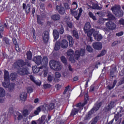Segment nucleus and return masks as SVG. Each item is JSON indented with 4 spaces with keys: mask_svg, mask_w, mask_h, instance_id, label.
<instances>
[{
    "mask_svg": "<svg viewBox=\"0 0 124 124\" xmlns=\"http://www.w3.org/2000/svg\"><path fill=\"white\" fill-rule=\"evenodd\" d=\"M99 32L97 31L94 30L93 29H91V31L88 33V37L90 38V40L91 42L93 41L92 35H93L95 40L96 41H100L102 39V35L99 34Z\"/></svg>",
    "mask_w": 124,
    "mask_h": 124,
    "instance_id": "obj_1",
    "label": "nucleus"
},
{
    "mask_svg": "<svg viewBox=\"0 0 124 124\" xmlns=\"http://www.w3.org/2000/svg\"><path fill=\"white\" fill-rule=\"evenodd\" d=\"M49 66L51 69L55 70V71H60L62 70V65L60 62L56 61L51 60L49 62Z\"/></svg>",
    "mask_w": 124,
    "mask_h": 124,
    "instance_id": "obj_2",
    "label": "nucleus"
},
{
    "mask_svg": "<svg viewBox=\"0 0 124 124\" xmlns=\"http://www.w3.org/2000/svg\"><path fill=\"white\" fill-rule=\"evenodd\" d=\"M102 105V102H100L98 104H97L95 105V107H93L91 111H90L88 114L86 115V116L84 117V120H90L91 118H92V114L94 113V112H96V111H97L99 108H100V107Z\"/></svg>",
    "mask_w": 124,
    "mask_h": 124,
    "instance_id": "obj_3",
    "label": "nucleus"
},
{
    "mask_svg": "<svg viewBox=\"0 0 124 124\" xmlns=\"http://www.w3.org/2000/svg\"><path fill=\"white\" fill-rule=\"evenodd\" d=\"M39 108H40L41 111H43L44 112H46V111L47 112L48 110H53L55 108V104H44L43 106H40Z\"/></svg>",
    "mask_w": 124,
    "mask_h": 124,
    "instance_id": "obj_4",
    "label": "nucleus"
},
{
    "mask_svg": "<svg viewBox=\"0 0 124 124\" xmlns=\"http://www.w3.org/2000/svg\"><path fill=\"white\" fill-rule=\"evenodd\" d=\"M17 73L20 76H25V75H28V74H30V72H29V70H28L27 67H23L18 69Z\"/></svg>",
    "mask_w": 124,
    "mask_h": 124,
    "instance_id": "obj_5",
    "label": "nucleus"
},
{
    "mask_svg": "<svg viewBox=\"0 0 124 124\" xmlns=\"http://www.w3.org/2000/svg\"><path fill=\"white\" fill-rule=\"evenodd\" d=\"M26 65L23 60H18L16 62H15L14 66L16 69H19L24 67Z\"/></svg>",
    "mask_w": 124,
    "mask_h": 124,
    "instance_id": "obj_6",
    "label": "nucleus"
},
{
    "mask_svg": "<svg viewBox=\"0 0 124 124\" xmlns=\"http://www.w3.org/2000/svg\"><path fill=\"white\" fill-rule=\"evenodd\" d=\"M106 27L108 30L113 31L117 28V25L113 22L109 21L106 23Z\"/></svg>",
    "mask_w": 124,
    "mask_h": 124,
    "instance_id": "obj_7",
    "label": "nucleus"
},
{
    "mask_svg": "<svg viewBox=\"0 0 124 124\" xmlns=\"http://www.w3.org/2000/svg\"><path fill=\"white\" fill-rule=\"evenodd\" d=\"M14 117L15 120L21 121L24 119L23 113L19 112V111H15L14 113Z\"/></svg>",
    "mask_w": 124,
    "mask_h": 124,
    "instance_id": "obj_8",
    "label": "nucleus"
},
{
    "mask_svg": "<svg viewBox=\"0 0 124 124\" xmlns=\"http://www.w3.org/2000/svg\"><path fill=\"white\" fill-rule=\"evenodd\" d=\"M124 114L121 113V110L120 112H118L117 114H115L114 116V120L115 122H116V124H120L122 122V116H123Z\"/></svg>",
    "mask_w": 124,
    "mask_h": 124,
    "instance_id": "obj_9",
    "label": "nucleus"
},
{
    "mask_svg": "<svg viewBox=\"0 0 124 124\" xmlns=\"http://www.w3.org/2000/svg\"><path fill=\"white\" fill-rule=\"evenodd\" d=\"M92 46L95 50H100L102 49V44L100 42H94Z\"/></svg>",
    "mask_w": 124,
    "mask_h": 124,
    "instance_id": "obj_10",
    "label": "nucleus"
},
{
    "mask_svg": "<svg viewBox=\"0 0 124 124\" xmlns=\"http://www.w3.org/2000/svg\"><path fill=\"white\" fill-rule=\"evenodd\" d=\"M114 107H115V102L111 101L108 106L105 107L104 110L105 112H109V111H110L112 108H114Z\"/></svg>",
    "mask_w": 124,
    "mask_h": 124,
    "instance_id": "obj_11",
    "label": "nucleus"
},
{
    "mask_svg": "<svg viewBox=\"0 0 124 124\" xmlns=\"http://www.w3.org/2000/svg\"><path fill=\"white\" fill-rule=\"evenodd\" d=\"M41 60H42L41 56H36L33 58L32 61L36 63V64L39 65L41 64Z\"/></svg>",
    "mask_w": 124,
    "mask_h": 124,
    "instance_id": "obj_12",
    "label": "nucleus"
},
{
    "mask_svg": "<svg viewBox=\"0 0 124 124\" xmlns=\"http://www.w3.org/2000/svg\"><path fill=\"white\" fill-rule=\"evenodd\" d=\"M56 8L59 14H61V15H63V14L65 13V9H64V8L62 7V6H56Z\"/></svg>",
    "mask_w": 124,
    "mask_h": 124,
    "instance_id": "obj_13",
    "label": "nucleus"
},
{
    "mask_svg": "<svg viewBox=\"0 0 124 124\" xmlns=\"http://www.w3.org/2000/svg\"><path fill=\"white\" fill-rule=\"evenodd\" d=\"M91 24L90 22H87L84 27V31L85 33H87V36H88L89 32L91 31Z\"/></svg>",
    "mask_w": 124,
    "mask_h": 124,
    "instance_id": "obj_14",
    "label": "nucleus"
},
{
    "mask_svg": "<svg viewBox=\"0 0 124 124\" xmlns=\"http://www.w3.org/2000/svg\"><path fill=\"white\" fill-rule=\"evenodd\" d=\"M41 64L42 67H46L48 64V57L47 56H44L42 61H41Z\"/></svg>",
    "mask_w": 124,
    "mask_h": 124,
    "instance_id": "obj_15",
    "label": "nucleus"
},
{
    "mask_svg": "<svg viewBox=\"0 0 124 124\" xmlns=\"http://www.w3.org/2000/svg\"><path fill=\"white\" fill-rule=\"evenodd\" d=\"M107 16L108 17V18L106 19L107 20H113V21H116V17H115V16H113L112 15V13H111L109 11H108L107 12Z\"/></svg>",
    "mask_w": 124,
    "mask_h": 124,
    "instance_id": "obj_16",
    "label": "nucleus"
},
{
    "mask_svg": "<svg viewBox=\"0 0 124 124\" xmlns=\"http://www.w3.org/2000/svg\"><path fill=\"white\" fill-rule=\"evenodd\" d=\"M43 39L45 43L48 42V40H49V32L48 31H45L44 32Z\"/></svg>",
    "mask_w": 124,
    "mask_h": 124,
    "instance_id": "obj_17",
    "label": "nucleus"
},
{
    "mask_svg": "<svg viewBox=\"0 0 124 124\" xmlns=\"http://www.w3.org/2000/svg\"><path fill=\"white\" fill-rule=\"evenodd\" d=\"M120 9L121 6L119 5H115L111 8V10H112L113 14H115V13L119 11Z\"/></svg>",
    "mask_w": 124,
    "mask_h": 124,
    "instance_id": "obj_18",
    "label": "nucleus"
},
{
    "mask_svg": "<svg viewBox=\"0 0 124 124\" xmlns=\"http://www.w3.org/2000/svg\"><path fill=\"white\" fill-rule=\"evenodd\" d=\"M60 43L62 48L63 49H66L68 47V42L66 40H62Z\"/></svg>",
    "mask_w": 124,
    "mask_h": 124,
    "instance_id": "obj_19",
    "label": "nucleus"
},
{
    "mask_svg": "<svg viewBox=\"0 0 124 124\" xmlns=\"http://www.w3.org/2000/svg\"><path fill=\"white\" fill-rule=\"evenodd\" d=\"M43 67H42V66H41L40 67H36L35 66H33L32 67L33 73H38L39 71H42Z\"/></svg>",
    "mask_w": 124,
    "mask_h": 124,
    "instance_id": "obj_20",
    "label": "nucleus"
},
{
    "mask_svg": "<svg viewBox=\"0 0 124 124\" xmlns=\"http://www.w3.org/2000/svg\"><path fill=\"white\" fill-rule=\"evenodd\" d=\"M51 18L53 21H59L61 19V16L58 14H56L51 16Z\"/></svg>",
    "mask_w": 124,
    "mask_h": 124,
    "instance_id": "obj_21",
    "label": "nucleus"
},
{
    "mask_svg": "<svg viewBox=\"0 0 124 124\" xmlns=\"http://www.w3.org/2000/svg\"><path fill=\"white\" fill-rule=\"evenodd\" d=\"M16 78H17V73H12L9 76V80L10 79L11 80V81H15Z\"/></svg>",
    "mask_w": 124,
    "mask_h": 124,
    "instance_id": "obj_22",
    "label": "nucleus"
},
{
    "mask_svg": "<svg viewBox=\"0 0 124 124\" xmlns=\"http://www.w3.org/2000/svg\"><path fill=\"white\" fill-rule=\"evenodd\" d=\"M67 38L69 41L70 47H72V46H73V44H74V41H73V38L72 37V36L69 35L67 36Z\"/></svg>",
    "mask_w": 124,
    "mask_h": 124,
    "instance_id": "obj_23",
    "label": "nucleus"
},
{
    "mask_svg": "<svg viewBox=\"0 0 124 124\" xmlns=\"http://www.w3.org/2000/svg\"><path fill=\"white\" fill-rule=\"evenodd\" d=\"M31 113V110H28V109H24L22 111V115L23 117L26 118V117H28L30 113Z\"/></svg>",
    "mask_w": 124,
    "mask_h": 124,
    "instance_id": "obj_24",
    "label": "nucleus"
},
{
    "mask_svg": "<svg viewBox=\"0 0 124 124\" xmlns=\"http://www.w3.org/2000/svg\"><path fill=\"white\" fill-rule=\"evenodd\" d=\"M116 72H117V68L115 67H113L110 70L109 77L110 78H113V77H115V75H114V73H116Z\"/></svg>",
    "mask_w": 124,
    "mask_h": 124,
    "instance_id": "obj_25",
    "label": "nucleus"
},
{
    "mask_svg": "<svg viewBox=\"0 0 124 124\" xmlns=\"http://www.w3.org/2000/svg\"><path fill=\"white\" fill-rule=\"evenodd\" d=\"M114 14L116 16V17L121 18V17H122L123 15H124V11L120 9Z\"/></svg>",
    "mask_w": 124,
    "mask_h": 124,
    "instance_id": "obj_26",
    "label": "nucleus"
},
{
    "mask_svg": "<svg viewBox=\"0 0 124 124\" xmlns=\"http://www.w3.org/2000/svg\"><path fill=\"white\" fill-rule=\"evenodd\" d=\"M61 42L59 41L56 42L54 46V50L55 51H59L61 49Z\"/></svg>",
    "mask_w": 124,
    "mask_h": 124,
    "instance_id": "obj_27",
    "label": "nucleus"
},
{
    "mask_svg": "<svg viewBox=\"0 0 124 124\" xmlns=\"http://www.w3.org/2000/svg\"><path fill=\"white\" fill-rule=\"evenodd\" d=\"M20 98L22 101H25L27 99V93L23 92L20 94Z\"/></svg>",
    "mask_w": 124,
    "mask_h": 124,
    "instance_id": "obj_28",
    "label": "nucleus"
},
{
    "mask_svg": "<svg viewBox=\"0 0 124 124\" xmlns=\"http://www.w3.org/2000/svg\"><path fill=\"white\" fill-rule=\"evenodd\" d=\"M53 35L54 36L55 40H57V39L59 38V36H60L59 31H58L56 30H54L53 31Z\"/></svg>",
    "mask_w": 124,
    "mask_h": 124,
    "instance_id": "obj_29",
    "label": "nucleus"
},
{
    "mask_svg": "<svg viewBox=\"0 0 124 124\" xmlns=\"http://www.w3.org/2000/svg\"><path fill=\"white\" fill-rule=\"evenodd\" d=\"M45 119H46V116L45 115L42 116L41 119H39L38 121L39 124H45V122H46Z\"/></svg>",
    "mask_w": 124,
    "mask_h": 124,
    "instance_id": "obj_30",
    "label": "nucleus"
},
{
    "mask_svg": "<svg viewBox=\"0 0 124 124\" xmlns=\"http://www.w3.org/2000/svg\"><path fill=\"white\" fill-rule=\"evenodd\" d=\"M73 33V36L74 37H75L76 39H79V34H78V32H77V30L76 29H75L72 31Z\"/></svg>",
    "mask_w": 124,
    "mask_h": 124,
    "instance_id": "obj_31",
    "label": "nucleus"
},
{
    "mask_svg": "<svg viewBox=\"0 0 124 124\" xmlns=\"http://www.w3.org/2000/svg\"><path fill=\"white\" fill-rule=\"evenodd\" d=\"M4 73L5 81H9V73H8V71H6V70H5Z\"/></svg>",
    "mask_w": 124,
    "mask_h": 124,
    "instance_id": "obj_32",
    "label": "nucleus"
},
{
    "mask_svg": "<svg viewBox=\"0 0 124 124\" xmlns=\"http://www.w3.org/2000/svg\"><path fill=\"white\" fill-rule=\"evenodd\" d=\"M92 9H98V10H100L102 7H100L97 4H93L92 7H90Z\"/></svg>",
    "mask_w": 124,
    "mask_h": 124,
    "instance_id": "obj_33",
    "label": "nucleus"
},
{
    "mask_svg": "<svg viewBox=\"0 0 124 124\" xmlns=\"http://www.w3.org/2000/svg\"><path fill=\"white\" fill-rule=\"evenodd\" d=\"M42 71H44V77H46L47 76V74L48 73V67H43Z\"/></svg>",
    "mask_w": 124,
    "mask_h": 124,
    "instance_id": "obj_34",
    "label": "nucleus"
},
{
    "mask_svg": "<svg viewBox=\"0 0 124 124\" xmlns=\"http://www.w3.org/2000/svg\"><path fill=\"white\" fill-rule=\"evenodd\" d=\"M79 112V108H73L71 113V116H75L76 114H78Z\"/></svg>",
    "mask_w": 124,
    "mask_h": 124,
    "instance_id": "obj_35",
    "label": "nucleus"
},
{
    "mask_svg": "<svg viewBox=\"0 0 124 124\" xmlns=\"http://www.w3.org/2000/svg\"><path fill=\"white\" fill-rule=\"evenodd\" d=\"M5 95V91L3 88L0 87V97H3Z\"/></svg>",
    "mask_w": 124,
    "mask_h": 124,
    "instance_id": "obj_36",
    "label": "nucleus"
},
{
    "mask_svg": "<svg viewBox=\"0 0 124 124\" xmlns=\"http://www.w3.org/2000/svg\"><path fill=\"white\" fill-rule=\"evenodd\" d=\"M80 54L79 53V50H76L75 52V59L77 61H78L79 60V58H80Z\"/></svg>",
    "mask_w": 124,
    "mask_h": 124,
    "instance_id": "obj_37",
    "label": "nucleus"
},
{
    "mask_svg": "<svg viewBox=\"0 0 124 124\" xmlns=\"http://www.w3.org/2000/svg\"><path fill=\"white\" fill-rule=\"evenodd\" d=\"M82 12H83V9H82V8H80L79 10V13L77 16H75V18L77 19V20H79V18L80 17H81V15H82Z\"/></svg>",
    "mask_w": 124,
    "mask_h": 124,
    "instance_id": "obj_38",
    "label": "nucleus"
},
{
    "mask_svg": "<svg viewBox=\"0 0 124 124\" xmlns=\"http://www.w3.org/2000/svg\"><path fill=\"white\" fill-rule=\"evenodd\" d=\"M66 54L67 56H68V57L73 56V55L74 54V51L72 49H69L67 51Z\"/></svg>",
    "mask_w": 124,
    "mask_h": 124,
    "instance_id": "obj_39",
    "label": "nucleus"
},
{
    "mask_svg": "<svg viewBox=\"0 0 124 124\" xmlns=\"http://www.w3.org/2000/svg\"><path fill=\"white\" fill-rule=\"evenodd\" d=\"M98 120H99V116H96L92 120L91 124H96Z\"/></svg>",
    "mask_w": 124,
    "mask_h": 124,
    "instance_id": "obj_40",
    "label": "nucleus"
},
{
    "mask_svg": "<svg viewBox=\"0 0 124 124\" xmlns=\"http://www.w3.org/2000/svg\"><path fill=\"white\" fill-rule=\"evenodd\" d=\"M30 10H31V4H27L26 6V8L25 9L26 14H29V13H30Z\"/></svg>",
    "mask_w": 124,
    "mask_h": 124,
    "instance_id": "obj_41",
    "label": "nucleus"
},
{
    "mask_svg": "<svg viewBox=\"0 0 124 124\" xmlns=\"http://www.w3.org/2000/svg\"><path fill=\"white\" fill-rule=\"evenodd\" d=\"M61 60L63 64H64L65 65L67 64V60L66 59L65 57H64V56L61 57Z\"/></svg>",
    "mask_w": 124,
    "mask_h": 124,
    "instance_id": "obj_42",
    "label": "nucleus"
},
{
    "mask_svg": "<svg viewBox=\"0 0 124 124\" xmlns=\"http://www.w3.org/2000/svg\"><path fill=\"white\" fill-rule=\"evenodd\" d=\"M88 15L89 17H90V18H92L93 19V20L94 21H96V17H95V16H93V14L92 12H89Z\"/></svg>",
    "mask_w": 124,
    "mask_h": 124,
    "instance_id": "obj_43",
    "label": "nucleus"
},
{
    "mask_svg": "<svg viewBox=\"0 0 124 124\" xmlns=\"http://www.w3.org/2000/svg\"><path fill=\"white\" fill-rule=\"evenodd\" d=\"M79 54L81 57H83L86 55V52L85 51V49L82 48L80 50H79Z\"/></svg>",
    "mask_w": 124,
    "mask_h": 124,
    "instance_id": "obj_44",
    "label": "nucleus"
},
{
    "mask_svg": "<svg viewBox=\"0 0 124 124\" xmlns=\"http://www.w3.org/2000/svg\"><path fill=\"white\" fill-rule=\"evenodd\" d=\"M15 87V83H9V85H8V88L9 90L11 91L12 90H14V88Z\"/></svg>",
    "mask_w": 124,
    "mask_h": 124,
    "instance_id": "obj_45",
    "label": "nucleus"
},
{
    "mask_svg": "<svg viewBox=\"0 0 124 124\" xmlns=\"http://www.w3.org/2000/svg\"><path fill=\"white\" fill-rule=\"evenodd\" d=\"M27 56L28 60H31V57H32V54H31V52L28 51L26 54Z\"/></svg>",
    "mask_w": 124,
    "mask_h": 124,
    "instance_id": "obj_46",
    "label": "nucleus"
},
{
    "mask_svg": "<svg viewBox=\"0 0 124 124\" xmlns=\"http://www.w3.org/2000/svg\"><path fill=\"white\" fill-rule=\"evenodd\" d=\"M86 50L88 52H89V53H93V47L90 46H87Z\"/></svg>",
    "mask_w": 124,
    "mask_h": 124,
    "instance_id": "obj_47",
    "label": "nucleus"
},
{
    "mask_svg": "<svg viewBox=\"0 0 124 124\" xmlns=\"http://www.w3.org/2000/svg\"><path fill=\"white\" fill-rule=\"evenodd\" d=\"M2 85L4 88H8L9 85V81H5L4 82L2 83Z\"/></svg>",
    "mask_w": 124,
    "mask_h": 124,
    "instance_id": "obj_48",
    "label": "nucleus"
},
{
    "mask_svg": "<svg viewBox=\"0 0 124 124\" xmlns=\"http://www.w3.org/2000/svg\"><path fill=\"white\" fill-rule=\"evenodd\" d=\"M59 30V33L60 34H63V32H64V29H63L62 25H61L60 27Z\"/></svg>",
    "mask_w": 124,
    "mask_h": 124,
    "instance_id": "obj_49",
    "label": "nucleus"
},
{
    "mask_svg": "<svg viewBox=\"0 0 124 124\" xmlns=\"http://www.w3.org/2000/svg\"><path fill=\"white\" fill-rule=\"evenodd\" d=\"M106 54V50H103L101 51V53L97 55V57L99 58L100 57H102V56H104Z\"/></svg>",
    "mask_w": 124,
    "mask_h": 124,
    "instance_id": "obj_50",
    "label": "nucleus"
},
{
    "mask_svg": "<svg viewBox=\"0 0 124 124\" xmlns=\"http://www.w3.org/2000/svg\"><path fill=\"white\" fill-rule=\"evenodd\" d=\"M121 43H122L121 41H116L112 43L111 46H116V45H118V44H121Z\"/></svg>",
    "mask_w": 124,
    "mask_h": 124,
    "instance_id": "obj_51",
    "label": "nucleus"
},
{
    "mask_svg": "<svg viewBox=\"0 0 124 124\" xmlns=\"http://www.w3.org/2000/svg\"><path fill=\"white\" fill-rule=\"evenodd\" d=\"M66 24L70 29H72V28H73V24L71 23V22L68 21Z\"/></svg>",
    "mask_w": 124,
    "mask_h": 124,
    "instance_id": "obj_52",
    "label": "nucleus"
},
{
    "mask_svg": "<svg viewBox=\"0 0 124 124\" xmlns=\"http://www.w3.org/2000/svg\"><path fill=\"white\" fill-rule=\"evenodd\" d=\"M69 61H70L73 63H74V62H75V58H74L73 55L70 56Z\"/></svg>",
    "mask_w": 124,
    "mask_h": 124,
    "instance_id": "obj_53",
    "label": "nucleus"
},
{
    "mask_svg": "<svg viewBox=\"0 0 124 124\" xmlns=\"http://www.w3.org/2000/svg\"><path fill=\"white\" fill-rule=\"evenodd\" d=\"M3 41L6 43L7 45H9V40L8 38L5 37L3 39Z\"/></svg>",
    "mask_w": 124,
    "mask_h": 124,
    "instance_id": "obj_54",
    "label": "nucleus"
},
{
    "mask_svg": "<svg viewBox=\"0 0 124 124\" xmlns=\"http://www.w3.org/2000/svg\"><path fill=\"white\" fill-rule=\"evenodd\" d=\"M40 111H41L40 110V108L38 107L37 108L36 110H35V111L34 112V114H35V115H38V114H39V112H40Z\"/></svg>",
    "mask_w": 124,
    "mask_h": 124,
    "instance_id": "obj_55",
    "label": "nucleus"
},
{
    "mask_svg": "<svg viewBox=\"0 0 124 124\" xmlns=\"http://www.w3.org/2000/svg\"><path fill=\"white\" fill-rule=\"evenodd\" d=\"M55 76L56 78H61V73H59V72H56L55 73Z\"/></svg>",
    "mask_w": 124,
    "mask_h": 124,
    "instance_id": "obj_56",
    "label": "nucleus"
},
{
    "mask_svg": "<svg viewBox=\"0 0 124 124\" xmlns=\"http://www.w3.org/2000/svg\"><path fill=\"white\" fill-rule=\"evenodd\" d=\"M47 81H49V82H52L53 81V77L49 75L47 77Z\"/></svg>",
    "mask_w": 124,
    "mask_h": 124,
    "instance_id": "obj_57",
    "label": "nucleus"
},
{
    "mask_svg": "<svg viewBox=\"0 0 124 124\" xmlns=\"http://www.w3.org/2000/svg\"><path fill=\"white\" fill-rule=\"evenodd\" d=\"M28 93H32L33 91V89H32V88L31 87H28L27 89Z\"/></svg>",
    "mask_w": 124,
    "mask_h": 124,
    "instance_id": "obj_58",
    "label": "nucleus"
},
{
    "mask_svg": "<svg viewBox=\"0 0 124 124\" xmlns=\"http://www.w3.org/2000/svg\"><path fill=\"white\" fill-rule=\"evenodd\" d=\"M51 86L50 84H45L44 85V88L45 89H48V88H51Z\"/></svg>",
    "mask_w": 124,
    "mask_h": 124,
    "instance_id": "obj_59",
    "label": "nucleus"
},
{
    "mask_svg": "<svg viewBox=\"0 0 124 124\" xmlns=\"http://www.w3.org/2000/svg\"><path fill=\"white\" fill-rule=\"evenodd\" d=\"M72 5L73 6H74V7H75L74 8V10H75V9H76V8L78 7V5L77 4V3L76 2H73V3H72Z\"/></svg>",
    "mask_w": 124,
    "mask_h": 124,
    "instance_id": "obj_60",
    "label": "nucleus"
},
{
    "mask_svg": "<svg viewBox=\"0 0 124 124\" xmlns=\"http://www.w3.org/2000/svg\"><path fill=\"white\" fill-rule=\"evenodd\" d=\"M70 11H71V14H72V15H77V14H78V13L76 11H73V10L71 9Z\"/></svg>",
    "mask_w": 124,
    "mask_h": 124,
    "instance_id": "obj_61",
    "label": "nucleus"
},
{
    "mask_svg": "<svg viewBox=\"0 0 124 124\" xmlns=\"http://www.w3.org/2000/svg\"><path fill=\"white\" fill-rule=\"evenodd\" d=\"M124 34V32L123 31H120V32H118V33H117L116 34V35L117 36H122V35H123Z\"/></svg>",
    "mask_w": 124,
    "mask_h": 124,
    "instance_id": "obj_62",
    "label": "nucleus"
},
{
    "mask_svg": "<svg viewBox=\"0 0 124 124\" xmlns=\"http://www.w3.org/2000/svg\"><path fill=\"white\" fill-rule=\"evenodd\" d=\"M124 83V77L119 82V85H123Z\"/></svg>",
    "mask_w": 124,
    "mask_h": 124,
    "instance_id": "obj_63",
    "label": "nucleus"
},
{
    "mask_svg": "<svg viewBox=\"0 0 124 124\" xmlns=\"http://www.w3.org/2000/svg\"><path fill=\"white\" fill-rule=\"evenodd\" d=\"M119 24L120 25H122L123 26H124V19H121L119 20Z\"/></svg>",
    "mask_w": 124,
    "mask_h": 124,
    "instance_id": "obj_64",
    "label": "nucleus"
}]
</instances>
